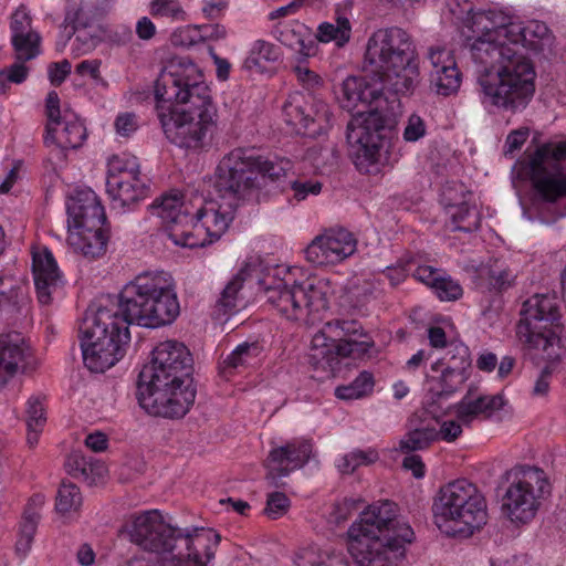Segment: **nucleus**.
Segmentation results:
<instances>
[{"instance_id": "1", "label": "nucleus", "mask_w": 566, "mask_h": 566, "mask_svg": "<svg viewBox=\"0 0 566 566\" xmlns=\"http://www.w3.org/2000/svg\"><path fill=\"white\" fill-rule=\"evenodd\" d=\"M292 169L286 158L263 157L251 148L238 147L218 163L213 188L218 199L196 196L188 202L179 192H170L150 205L176 245L201 248L218 241L234 220L240 205H255L263 197L266 179H280Z\"/></svg>"}, {"instance_id": "2", "label": "nucleus", "mask_w": 566, "mask_h": 566, "mask_svg": "<svg viewBox=\"0 0 566 566\" xmlns=\"http://www.w3.org/2000/svg\"><path fill=\"white\" fill-rule=\"evenodd\" d=\"M365 69L378 77L370 83L363 76H347L336 92L342 108L357 111L347 125V142L354 148L355 165L367 169L380 161L389 144L385 119L379 112L384 91L407 96L420 82L419 60L409 33L400 28L376 30L367 40Z\"/></svg>"}, {"instance_id": "3", "label": "nucleus", "mask_w": 566, "mask_h": 566, "mask_svg": "<svg viewBox=\"0 0 566 566\" xmlns=\"http://www.w3.org/2000/svg\"><path fill=\"white\" fill-rule=\"evenodd\" d=\"M179 314L172 275L163 270L140 272L123 286L117 303L86 313L81 328L84 365L91 371L104 373L125 356L130 324L158 328L174 323Z\"/></svg>"}, {"instance_id": "4", "label": "nucleus", "mask_w": 566, "mask_h": 566, "mask_svg": "<svg viewBox=\"0 0 566 566\" xmlns=\"http://www.w3.org/2000/svg\"><path fill=\"white\" fill-rule=\"evenodd\" d=\"M470 3L449 2V10L467 12L463 24L473 35L467 36L465 46L472 60L484 66L478 78L481 102L485 107L522 112L534 96L536 73L533 64L507 45L514 18L497 8L474 11Z\"/></svg>"}, {"instance_id": "5", "label": "nucleus", "mask_w": 566, "mask_h": 566, "mask_svg": "<svg viewBox=\"0 0 566 566\" xmlns=\"http://www.w3.org/2000/svg\"><path fill=\"white\" fill-rule=\"evenodd\" d=\"M157 115L166 138L179 148L208 151L218 133V109L201 69L187 56H172L156 83Z\"/></svg>"}, {"instance_id": "6", "label": "nucleus", "mask_w": 566, "mask_h": 566, "mask_svg": "<svg viewBox=\"0 0 566 566\" xmlns=\"http://www.w3.org/2000/svg\"><path fill=\"white\" fill-rule=\"evenodd\" d=\"M193 360L187 346L176 339L158 343L138 376L137 399L149 415L182 418L195 402Z\"/></svg>"}, {"instance_id": "7", "label": "nucleus", "mask_w": 566, "mask_h": 566, "mask_svg": "<svg viewBox=\"0 0 566 566\" xmlns=\"http://www.w3.org/2000/svg\"><path fill=\"white\" fill-rule=\"evenodd\" d=\"M127 532L133 543L175 566H208L220 542V535L211 528L184 532L172 527L157 510L134 516Z\"/></svg>"}, {"instance_id": "8", "label": "nucleus", "mask_w": 566, "mask_h": 566, "mask_svg": "<svg viewBox=\"0 0 566 566\" xmlns=\"http://www.w3.org/2000/svg\"><path fill=\"white\" fill-rule=\"evenodd\" d=\"M296 268L276 266L273 275L259 283L268 302L289 321L314 324L328 308L329 285L325 280L307 277L298 281Z\"/></svg>"}, {"instance_id": "9", "label": "nucleus", "mask_w": 566, "mask_h": 566, "mask_svg": "<svg viewBox=\"0 0 566 566\" xmlns=\"http://www.w3.org/2000/svg\"><path fill=\"white\" fill-rule=\"evenodd\" d=\"M433 522L441 533L468 538L488 522L486 499L467 479L442 485L432 503Z\"/></svg>"}, {"instance_id": "10", "label": "nucleus", "mask_w": 566, "mask_h": 566, "mask_svg": "<svg viewBox=\"0 0 566 566\" xmlns=\"http://www.w3.org/2000/svg\"><path fill=\"white\" fill-rule=\"evenodd\" d=\"M373 337L354 319H334L324 324L311 340L310 361L315 369L333 373L343 358L370 356Z\"/></svg>"}, {"instance_id": "11", "label": "nucleus", "mask_w": 566, "mask_h": 566, "mask_svg": "<svg viewBox=\"0 0 566 566\" xmlns=\"http://www.w3.org/2000/svg\"><path fill=\"white\" fill-rule=\"evenodd\" d=\"M507 486L502 496L501 512L515 526L530 524L536 516L542 500L549 493V482L544 470L517 464L502 475Z\"/></svg>"}, {"instance_id": "12", "label": "nucleus", "mask_w": 566, "mask_h": 566, "mask_svg": "<svg viewBox=\"0 0 566 566\" xmlns=\"http://www.w3.org/2000/svg\"><path fill=\"white\" fill-rule=\"evenodd\" d=\"M67 222L76 229L70 235L75 250L86 258L105 253L108 235L104 229L106 214L97 195L91 188H77L66 199Z\"/></svg>"}, {"instance_id": "13", "label": "nucleus", "mask_w": 566, "mask_h": 566, "mask_svg": "<svg viewBox=\"0 0 566 566\" xmlns=\"http://www.w3.org/2000/svg\"><path fill=\"white\" fill-rule=\"evenodd\" d=\"M566 140L548 142L518 161V176L528 181L534 197L554 203L566 197Z\"/></svg>"}, {"instance_id": "14", "label": "nucleus", "mask_w": 566, "mask_h": 566, "mask_svg": "<svg viewBox=\"0 0 566 566\" xmlns=\"http://www.w3.org/2000/svg\"><path fill=\"white\" fill-rule=\"evenodd\" d=\"M517 335L530 348L542 352L546 358L558 356L560 348V305L555 294H535L522 308Z\"/></svg>"}, {"instance_id": "15", "label": "nucleus", "mask_w": 566, "mask_h": 566, "mask_svg": "<svg viewBox=\"0 0 566 566\" xmlns=\"http://www.w3.org/2000/svg\"><path fill=\"white\" fill-rule=\"evenodd\" d=\"M46 125L43 140L52 147L49 161L53 170L65 166L67 151L83 146L87 130L78 115L69 106L61 107L59 94L50 91L45 98Z\"/></svg>"}, {"instance_id": "16", "label": "nucleus", "mask_w": 566, "mask_h": 566, "mask_svg": "<svg viewBox=\"0 0 566 566\" xmlns=\"http://www.w3.org/2000/svg\"><path fill=\"white\" fill-rule=\"evenodd\" d=\"M106 191L112 208L123 211L130 210L133 205L148 196L149 187L140 175L137 157L120 154L108 159Z\"/></svg>"}, {"instance_id": "17", "label": "nucleus", "mask_w": 566, "mask_h": 566, "mask_svg": "<svg viewBox=\"0 0 566 566\" xmlns=\"http://www.w3.org/2000/svg\"><path fill=\"white\" fill-rule=\"evenodd\" d=\"M413 538L411 526L401 524L384 538L349 542L348 551L358 566H399Z\"/></svg>"}, {"instance_id": "18", "label": "nucleus", "mask_w": 566, "mask_h": 566, "mask_svg": "<svg viewBox=\"0 0 566 566\" xmlns=\"http://www.w3.org/2000/svg\"><path fill=\"white\" fill-rule=\"evenodd\" d=\"M282 117L292 132L315 138L331 127L332 113L328 105L315 95L294 92L283 104Z\"/></svg>"}, {"instance_id": "19", "label": "nucleus", "mask_w": 566, "mask_h": 566, "mask_svg": "<svg viewBox=\"0 0 566 566\" xmlns=\"http://www.w3.org/2000/svg\"><path fill=\"white\" fill-rule=\"evenodd\" d=\"M408 524L397 518V505L391 501H380L368 505L347 531L349 542L384 538Z\"/></svg>"}, {"instance_id": "20", "label": "nucleus", "mask_w": 566, "mask_h": 566, "mask_svg": "<svg viewBox=\"0 0 566 566\" xmlns=\"http://www.w3.org/2000/svg\"><path fill=\"white\" fill-rule=\"evenodd\" d=\"M357 240L345 228H333L315 237L305 249L306 260L317 266L335 265L355 253Z\"/></svg>"}, {"instance_id": "21", "label": "nucleus", "mask_w": 566, "mask_h": 566, "mask_svg": "<svg viewBox=\"0 0 566 566\" xmlns=\"http://www.w3.org/2000/svg\"><path fill=\"white\" fill-rule=\"evenodd\" d=\"M38 367L31 347L20 333L0 335V389L19 374H31Z\"/></svg>"}, {"instance_id": "22", "label": "nucleus", "mask_w": 566, "mask_h": 566, "mask_svg": "<svg viewBox=\"0 0 566 566\" xmlns=\"http://www.w3.org/2000/svg\"><path fill=\"white\" fill-rule=\"evenodd\" d=\"M313 454V441L297 438L284 446L273 448L266 459V478L277 486L281 478L289 476L295 470L303 468Z\"/></svg>"}, {"instance_id": "23", "label": "nucleus", "mask_w": 566, "mask_h": 566, "mask_svg": "<svg viewBox=\"0 0 566 566\" xmlns=\"http://www.w3.org/2000/svg\"><path fill=\"white\" fill-rule=\"evenodd\" d=\"M506 40L507 45L524 56L531 64L532 62L522 53L523 48L543 54L545 57L554 54L555 35L544 22L538 20H531L526 23L513 20V23L509 27V38Z\"/></svg>"}, {"instance_id": "24", "label": "nucleus", "mask_w": 566, "mask_h": 566, "mask_svg": "<svg viewBox=\"0 0 566 566\" xmlns=\"http://www.w3.org/2000/svg\"><path fill=\"white\" fill-rule=\"evenodd\" d=\"M32 272L40 304L49 305L64 286L63 276L52 252L48 249L33 253Z\"/></svg>"}, {"instance_id": "25", "label": "nucleus", "mask_w": 566, "mask_h": 566, "mask_svg": "<svg viewBox=\"0 0 566 566\" xmlns=\"http://www.w3.org/2000/svg\"><path fill=\"white\" fill-rule=\"evenodd\" d=\"M270 34L284 46L296 52V57L308 60L318 52V44L310 29L298 20L277 21L270 29Z\"/></svg>"}, {"instance_id": "26", "label": "nucleus", "mask_w": 566, "mask_h": 566, "mask_svg": "<svg viewBox=\"0 0 566 566\" xmlns=\"http://www.w3.org/2000/svg\"><path fill=\"white\" fill-rule=\"evenodd\" d=\"M504 399L501 395L472 396L467 394L453 406L457 419L465 424H471L476 419L491 418L497 410L502 409Z\"/></svg>"}, {"instance_id": "27", "label": "nucleus", "mask_w": 566, "mask_h": 566, "mask_svg": "<svg viewBox=\"0 0 566 566\" xmlns=\"http://www.w3.org/2000/svg\"><path fill=\"white\" fill-rule=\"evenodd\" d=\"M101 17L95 2H71L65 12V19L56 42L59 51H63L78 29H90Z\"/></svg>"}, {"instance_id": "28", "label": "nucleus", "mask_w": 566, "mask_h": 566, "mask_svg": "<svg viewBox=\"0 0 566 566\" xmlns=\"http://www.w3.org/2000/svg\"><path fill=\"white\" fill-rule=\"evenodd\" d=\"M516 274L499 260L490 262L479 270V286L490 293L500 294L514 285Z\"/></svg>"}, {"instance_id": "29", "label": "nucleus", "mask_w": 566, "mask_h": 566, "mask_svg": "<svg viewBox=\"0 0 566 566\" xmlns=\"http://www.w3.org/2000/svg\"><path fill=\"white\" fill-rule=\"evenodd\" d=\"M29 306L30 298L23 287L12 276L0 274V314H23Z\"/></svg>"}, {"instance_id": "30", "label": "nucleus", "mask_w": 566, "mask_h": 566, "mask_svg": "<svg viewBox=\"0 0 566 566\" xmlns=\"http://www.w3.org/2000/svg\"><path fill=\"white\" fill-rule=\"evenodd\" d=\"M460 356L459 361L453 365H448L441 373L439 378L440 382V395L449 396L457 391L463 382L468 379V367L469 363V350L464 345L457 347Z\"/></svg>"}, {"instance_id": "31", "label": "nucleus", "mask_w": 566, "mask_h": 566, "mask_svg": "<svg viewBox=\"0 0 566 566\" xmlns=\"http://www.w3.org/2000/svg\"><path fill=\"white\" fill-rule=\"evenodd\" d=\"M282 54L281 48L276 44L258 39L251 43L243 66L250 71L264 72L269 64L279 62Z\"/></svg>"}, {"instance_id": "32", "label": "nucleus", "mask_w": 566, "mask_h": 566, "mask_svg": "<svg viewBox=\"0 0 566 566\" xmlns=\"http://www.w3.org/2000/svg\"><path fill=\"white\" fill-rule=\"evenodd\" d=\"M245 281V271H239L224 286L216 303L219 314L231 315L244 306L241 290Z\"/></svg>"}, {"instance_id": "33", "label": "nucleus", "mask_w": 566, "mask_h": 566, "mask_svg": "<svg viewBox=\"0 0 566 566\" xmlns=\"http://www.w3.org/2000/svg\"><path fill=\"white\" fill-rule=\"evenodd\" d=\"M452 231L473 232L480 228L481 217L475 206L462 201L459 205L446 203Z\"/></svg>"}, {"instance_id": "34", "label": "nucleus", "mask_w": 566, "mask_h": 566, "mask_svg": "<svg viewBox=\"0 0 566 566\" xmlns=\"http://www.w3.org/2000/svg\"><path fill=\"white\" fill-rule=\"evenodd\" d=\"M316 43L334 42L337 48H344L352 38V24L346 17H338L336 24L322 22L317 27L316 35L313 36Z\"/></svg>"}, {"instance_id": "35", "label": "nucleus", "mask_w": 566, "mask_h": 566, "mask_svg": "<svg viewBox=\"0 0 566 566\" xmlns=\"http://www.w3.org/2000/svg\"><path fill=\"white\" fill-rule=\"evenodd\" d=\"M73 476L83 480L90 485H94L103 481L107 473L105 464L92 457L74 455Z\"/></svg>"}, {"instance_id": "36", "label": "nucleus", "mask_w": 566, "mask_h": 566, "mask_svg": "<svg viewBox=\"0 0 566 566\" xmlns=\"http://www.w3.org/2000/svg\"><path fill=\"white\" fill-rule=\"evenodd\" d=\"M431 87L442 96H449L458 92L461 85V72L457 66V62L442 66L439 71L431 72Z\"/></svg>"}, {"instance_id": "37", "label": "nucleus", "mask_w": 566, "mask_h": 566, "mask_svg": "<svg viewBox=\"0 0 566 566\" xmlns=\"http://www.w3.org/2000/svg\"><path fill=\"white\" fill-rule=\"evenodd\" d=\"M374 387V375L370 371L363 370L350 384L337 386L335 396L340 400L361 399L371 395Z\"/></svg>"}, {"instance_id": "38", "label": "nucleus", "mask_w": 566, "mask_h": 566, "mask_svg": "<svg viewBox=\"0 0 566 566\" xmlns=\"http://www.w3.org/2000/svg\"><path fill=\"white\" fill-rule=\"evenodd\" d=\"M293 562L295 566H348L343 558L331 556L316 545L300 548Z\"/></svg>"}, {"instance_id": "39", "label": "nucleus", "mask_w": 566, "mask_h": 566, "mask_svg": "<svg viewBox=\"0 0 566 566\" xmlns=\"http://www.w3.org/2000/svg\"><path fill=\"white\" fill-rule=\"evenodd\" d=\"M262 346L259 342L239 344L224 359L227 368L240 369L253 366L259 361Z\"/></svg>"}, {"instance_id": "40", "label": "nucleus", "mask_w": 566, "mask_h": 566, "mask_svg": "<svg viewBox=\"0 0 566 566\" xmlns=\"http://www.w3.org/2000/svg\"><path fill=\"white\" fill-rule=\"evenodd\" d=\"M41 36L38 32L11 35L15 60L31 61L41 54Z\"/></svg>"}, {"instance_id": "41", "label": "nucleus", "mask_w": 566, "mask_h": 566, "mask_svg": "<svg viewBox=\"0 0 566 566\" xmlns=\"http://www.w3.org/2000/svg\"><path fill=\"white\" fill-rule=\"evenodd\" d=\"M436 426L426 424L408 431L400 440V450L411 452L423 450L437 441Z\"/></svg>"}, {"instance_id": "42", "label": "nucleus", "mask_w": 566, "mask_h": 566, "mask_svg": "<svg viewBox=\"0 0 566 566\" xmlns=\"http://www.w3.org/2000/svg\"><path fill=\"white\" fill-rule=\"evenodd\" d=\"M82 505V494L76 484L63 481L57 490L55 510L61 515L78 511Z\"/></svg>"}, {"instance_id": "43", "label": "nucleus", "mask_w": 566, "mask_h": 566, "mask_svg": "<svg viewBox=\"0 0 566 566\" xmlns=\"http://www.w3.org/2000/svg\"><path fill=\"white\" fill-rule=\"evenodd\" d=\"M378 452L375 449L353 450L336 461L338 471L343 474L353 473L360 465H368L378 460Z\"/></svg>"}, {"instance_id": "44", "label": "nucleus", "mask_w": 566, "mask_h": 566, "mask_svg": "<svg viewBox=\"0 0 566 566\" xmlns=\"http://www.w3.org/2000/svg\"><path fill=\"white\" fill-rule=\"evenodd\" d=\"M44 397L33 395L27 401V427L29 430H43L46 422Z\"/></svg>"}, {"instance_id": "45", "label": "nucleus", "mask_w": 566, "mask_h": 566, "mask_svg": "<svg viewBox=\"0 0 566 566\" xmlns=\"http://www.w3.org/2000/svg\"><path fill=\"white\" fill-rule=\"evenodd\" d=\"M432 292L440 301L452 302L462 296L463 289L459 281L443 271Z\"/></svg>"}, {"instance_id": "46", "label": "nucleus", "mask_w": 566, "mask_h": 566, "mask_svg": "<svg viewBox=\"0 0 566 566\" xmlns=\"http://www.w3.org/2000/svg\"><path fill=\"white\" fill-rule=\"evenodd\" d=\"M306 61L307 60L296 57V64L293 67V72L303 88L308 92H315L323 86L324 81L321 75L308 69Z\"/></svg>"}, {"instance_id": "47", "label": "nucleus", "mask_w": 566, "mask_h": 566, "mask_svg": "<svg viewBox=\"0 0 566 566\" xmlns=\"http://www.w3.org/2000/svg\"><path fill=\"white\" fill-rule=\"evenodd\" d=\"M150 14L170 22L187 20V12L180 2H150Z\"/></svg>"}, {"instance_id": "48", "label": "nucleus", "mask_w": 566, "mask_h": 566, "mask_svg": "<svg viewBox=\"0 0 566 566\" xmlns=\"http://www.w3.org/2000/svg\"><path fill=\"white\" fill-rule=\"evenodd\" d=\"M36 528L38 524H34V522H20L18 539L15 543V553L21 558H24L29 554Z\"/></svg>"}, {"instance_id": "49", "label": "nucleus", "mask_w": 566, "mask_h": 566, "mask_svg": "<svg viewBox=\"0 0 566 566\" xmlns=\"http://www.w3.org/2000/svg\"><path fill=\"white\" fill-rule=\"evenodd\" d=\"M291 505L290 499L283 492H272L268 495L264 513L272 520L283 516Z\"/></svg>"}, {"instance_id": "50", "label": "nucleus", "mask_w": 566, "mask_h": 566, "mask_svg": "<svg viewBox=\"0 0 566 566\" xmlns=\"http://www.w3.org/2000/svg\"><path fill=\"white\" fill-rule=\"evenodd\" d=\"M292 191V199L300 202L305 200L308 196H317L322 191V184L317 180H301L295 179L290 182Z\"/></svg>"}, {"instance_id": "51", "label": "nucleus", "mask_w": 566, "mask_h": 566, "mask_svg": "<svg viewBox=\"0 0 566 566\" xmlns=\"http://www.w3.org/2000/svg\"><path fill=\"white\" fill-rule=\"evenodd\" d=\"M24 60H15L13 64L0 71V84L6 83L21 84L23 83L30 72V69L25 65Z\"/></svg>"}, {"instance_id": "52", "label": "nucleus", "mask_w": 566, "mask_h": 566, "mask_svg": "<svg viewBox=\"0 0 566 566\" xmlns=\"http://www.w3.org/2000/svg\"><path fill=\"white\" fill-rule=\"evenodd\" d=\"M203 41L200 27H186L178 29L171 35V42L176 46L190 48Z\"/></svg>"}, {"instance_id": "53", "label": "nucleus", "mask_w": 566, "mask_h": 566, "mask_svg": "<svg viewBox=\"0 0 566 566\" xmlns=\"http://www.w3.org/2000/svg\"><path fill=\"white\" fill-rule=\"evenodd\" d=\"M10 31L11 35L36 32L32 29V19L24 4H21L13 12L10 22Z\"/></svg>"}, {"instance_id": "54", "label": "nucleus", "mask_w": 566, "mask_h": 566, "mask_svg": "<svg viewBox=\"0 0 566 566\" xmlns=\"http://www.w3.org/2000/svg\"><path fill=\"white\" fill-rule=\"evenodd\" d=\"M72 51L76 55H83L94 50L98 43V36L88 29H78L75 33Z\"/></svg>"}, {"instance_id": "55", "label": "nucleus", "mask_w": 566, "mask_h": 566, "mask_svg": "<svg viewBox=\"0 0 566 566\" xmlns=\"http://www.w3.org/2000/svg\"><path fill=\"white\" fill-rule=\"evenodd\" d=\"M114 127L118 136L128 138L136 133L139 127L137 116L130 112L118 114Z\"/></svg>"}, {"instance_id": "56", "label": "nucleus", "mask_w": 566, "mask_h": 566, "mask_svg": "<svg viewBox=\"0 0 566 566\" xmlns=\"http://www.w3.org/2000/svg\"><path fill=\"white\" fill-rule=\"evenodd\" d=\"M462 424L459 420H444L436 427L437 441L454 442L462 434Z\"/></svg>"}, {"instance_id": "57", "label": "nucleus", "mask_w": 566, "mask_h": 566, "mask_svg": "<svg viewBox=\"0 0 566 566\" xmlns=\"http://www.w3.org/2000/svg\"><path fill=\"white\" fill-rule=\"evenodd\" d=\"M428 60L430 61L433 71H439L442 69V66H448L455 63L452 52L441 45L429 48Z\"/></svg>"}, {"instance_id": "58", "label": "nucleus", "mask_w": 566, "mask_h": 566, "mask_svg": "<svg viewBox=\"0 0 566 566\" xmlns=\"http://www.w3.org/2000/svg\"><path fill=\"white\" fill-rule=\"evenodd\" d=\"M426 135L424 120L417 114H412L403 129V139L409 143L419 140Z\"/></svg>"}, {"instance_id": "59", "label": "nucleus", "mask_w": 566, "mask_h": 566, "mask_svg": "<svg viewBox=\"0 0 566 566\" xmlns=\"http://www.w3.org/2000/svg\"><path fill=\"white\" fill-rule=\"evenodd\" d=\"M443 270L433 268L431 265H418L412 272V276L431 289L437 285Z\"/></svg>"}, {"instance_id": "60", "label": "nucleus", "mask_w": 566, "mask_h": 566, "mask_svg": "<svg viewBox=\"0 0 566 566\" xmlns=\"http://www.w3.org/2000/svg\"><path fill=\"white\" fill-rule=\"evenodd\" d=\"M45 503V496L41 493L33 494L23 511L22 522H34V524H39L40 521V511Z\"/></svg>"}, {"instance_id": "61", "label": "nucleus", "mask_w": 566, "mask_h": 566, "mask_svg": "<svg viewBox=\"0 0 566 566\" xmlns=\"http://www.w3.org/2000/svg\"><path fill=\"white\" fill-rule=\"evenodd\" d=\"M72 65L69 60L53 62L48 66V75L52 85H61L71 73Z\"/></svg>"}, {"instance_id": "62", "label": "nucleus", "mask_w": 566, "mask_h": 566, "mask_svg": "<svg viewBox=\"0 0 566 566\" xmlns=\"http://www.w3.org/2000/svg\"><path fill=\"white\" fill-rule=\"evenodd\" d=\"M528 136L530 129L527 127H522L511 132L505 140V154H513L521 149Z\"/></svg>"}, {"instance_id": "63", "label": "nucleus", "mask_w": 566, "mask_h": 566, "mask_svg": "<svg viewBox=\"0 0 566 566\" xmlns=\"http://www.w3.org/2000/svg\"><path fill=\"white\" fill-rule=\"evenodd\" d=\"M402 467L406 470L411 471L416 479H421L426 474V467L421 457L418 454L406 455L402 462Z\"/></svg>"}, {"instance_id": "64", "label": "nucleus", "mask_w": 566, "mask_h": 566, "mask_svg": "<svg viewBox=\"0 0 566 566\" xmlns=\"http://www.w3.org/2000/svg\"><path fill=\"white\" fill-rule=\"evenodd\" d=\"M408 272L409 269H407L406 265L396 264L387 266L384 271V275L392 286H396L406 280Z\"/></svg>"}]
</instances>
